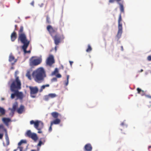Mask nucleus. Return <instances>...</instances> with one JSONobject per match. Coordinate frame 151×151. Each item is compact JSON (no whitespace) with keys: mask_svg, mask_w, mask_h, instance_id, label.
Segmentation results:
<instances>
[{"mask_svg":"<svg viewBox=\"0 0 151 151\" xmlns=\"http://www.w3.org/2000/svg\"><path fill=\"white\" fill-rule=\"evenodd\" d=\"M47 29L52 37L56 45H58L61 42L62 40L64 38L63 34L60 35L57 33V28H53L51 25H48L47 27Z\"/></svg>","mask_w":151,"mask_h":151,"instance_id":"obj_1","label":"nucleus"},{"mask_svg":"<svg viewBox=\"0 0 151 151\" xmlns=\"http://www.w3.org/2000/svg\"><path fill=\"white\" fill-rule=\"evenodd\" d=\"M32 77L35 81L40 83L43 82L46 77L45 71L42 67H40L33 71Z\"/></svg>","mask_w":151,"mask_h":151,"instance_id":"obj_2","label":"nucleus"},{"mask_svg":"<svg viewBox=\"0 0 151 151\" xmlns=\"http://www.w3.org/2000/svg\"><path fill=\"white\" fill-rule=\"evenodd\" d=\"M11 82L12 83L10 85V90L12 92L21 89V83L19 77H17L14 80H11L8 83L9 84Z\"/></svg>","mask_w":151,"mask_h":151,"instance_id":"obj_3","label":"nucleus"},{"mask_svg":"<svg viewBox=\"0 0 151 151\" xmlns=\"http://www.w3.org/2000/svg\"><path fill=\"white\" fill-rule=\"evenodd\" d=\"M30 123L31 125L34 124V127L38 130V133H42L41 130L43 128L44 126L43 122L37 120L35 121L32 120L30 121Z\"/></svg>","mask_w":151,"mask_h":151,"instance_id":"obj_4","label":"nucleus"},{"mask_svg":"<svg viewBox=\"0 0 151 151\" xmlns=\"http://www.w3.org/2000/svg\"><path fill=\"white\" fill-rule=\"evenodd\" d=\"M18 40L21 42L28 40L26 34L24 32V27L22 26L20 27V29L18 31Z\"/></svg>","mask_w":151,"mask_h":151,"instance_id":"obj_5","label":"nucleus"},{"mask_svg":"<svg viewBox=\"0 0 151 151\" xmlns=\"http://www.w3.org/2000/svg\"><path fill=\"white\" fill-rule=\"evenodd\" d=\"M122 20L121 13L119 15L118 19V30L116 36L119 38L120 37L122 32Z\"/></svg>","mask_w":151,"mask_h":151,"instance_id":"obj_6","label":"nucleus"},{"mask_svg":"<svg viewBox=\"0 0 151 151\" xmlns=\"http://www.w3.org/2000/svg\"><path fill=\"white\" fill-rule=\"evenodd\" d=\"M35 56H32L30 58L29 64L30 66H37L41 63L42 59L41 57L37 59H35Z\"/></svg>","mask_w":151,"mask_h":151,"instance_id":"obj_7","label":"nucleus"},{"mask_svg":"<svg viewBox=\"0 0 151 151\" xmlns=\"http://www.w3.org/2000/svg\"><path fill=\"white\" fill-rule=\"evenodd\" d=\"M18 90L14 91V93L11 94V98L12 99H14L15 96L17 97V99L20 100H22L23 99L24 96L23 93L22 92L19 91Z\"/></svg>","mask_w":151,"mask_h":151,"instance_id":"obj_8","label":"nucleus"},{"mask_svg":"<svg viewBox=\"0 0 151 151\" xmlns=\"http://www.w3.org/2000/svg\"><path fill=\"white\" fill-rule=\"evenodd\" d=\"M30 89V96L32 98H35L36 97V94L39 91V89L37 86L33 87L29 86Z\"/></svg>","mask_w":151,"mask_h":151,"instance_id":"obj_9","label":"nucleus"},{"mask_svg":"<svg viewBox=\"0 0 151 151\" xmlns=\"http://www.w3.org/2000/svg\"><path fill=\"white\" fill-rule=\"evenodd\" d=\"M25 135L30 138H31L35 141H36L38 139L37 134L34 133H32L30 130H28L25 133Z\"/></svg>","mask_w":151,"mask_h":151,"instance_id":"obj_10","label":"nucleus"},{"mask_svg":"<svg viewBox=\"0 0 151 151\" xmlns=\"http://www.w3.org/2000/svg\"><path fill=\"white\" fill-rule=\"evenodd\" d=\"M55 62L53 56L52 55H49L46 60V65L48 66H51Z\"/></svg>","mask_w":151,"mask_h":151,"instance_id":"obj_11","label":"nucleus"},{"mask_svg":"<svg viewBox=\"0 0 151 151\" xmlns=\"http://www.w3.org/2000/svg\"><path fill=\"white\" fill-rule=\"evenodd\" d=\"M21 42L23 44V45L22 46V49L23 50L24 53H30L31 52L30 50L27 51L26 50L27 48L29 45L30 43L29 41L28 40Z\"/></svg>","mask_w":151,"mask_h":151,"instance_id":"obj_12","label":"nucleus"},{"mask_svg":"<svg viewBox=\"0 0 151 151\" xmlns=\"http://www.w3.org/2000/svg\"><path fill=\"white\" fill-rule=\"evenodd\" d=\"M122 0H109V3H114L115 1H116L120 6V9L121 12L124 13V9L123 4L124 1H122L121 3L119 2Z\"/></svg>","mask_w":151,"mask_h":151,"instance_id":"obj_13","label":"nucleus"},{"mask_svg":"<svg viewBox=\"0 0 151 151\" xmlns=\"http://www.w3.org/2000/svg\"><path fill=\"white\" fill-rule=\"evenodd\" d=\"M9 61L11 62L12 65L14 64L15 63L17 62V60L15 59L14 57L13 56L12 54H11L9 57Z\"/></svg>","mask_w":151,"mask_h":151,"instance_id":"obj_14","label":"nucleus"},{"mask_svg":"<svg viewBox=\"0 0 151 151\" xmlns=\"http://www.w3.org/2000/svg\"><path fill=\"white\" fill-rule=\"evenodd\" d=\"M92 147L91 145L90 144H87L84 146V149L86 151H91Z\"/></svg>","mask_w":151,"mask_h":151,"instance_id":"obj_15","label":"nucleus"},{"mask_svg":"<svg viewBox=\"0 0 151 151\" xmlns=\"http://www.w3.org/2000/svg\"><path fill=\"white\" fill-rule=\"evenodd\" d=\"M17 37V33L15 32L14 31L11 34V39L12 42H14L16 39Z\"/></svg>","mask_w":151,"mask_h":151,"instance_id":"obj_16","label":"nucleus"},{"mask_svg":"<svg viewBox=\"0 0 151 151\" xmlns=\"http://www.w3.org/2000/svg\"><path fill=\"white\" fill-rule=\"evenodd\" d=\"M2 120L6 126H8L9 123L11 121V119L9 118H3Z\"/></svg>","mask_w":151,"mask_h":151,"instance_id":"obj_17","label":"nucleus"},{"mask_svg":"<svg viewBox=\"0 0 151 151\" xmlns=\"http://www.w3.org/2000/svg\"><path fill=\"white\" fill-rule=\"evenodd\" d=\"M45 142V138H41L39 140V142L37 145V146L40 147L42 145H44Z\"/></svg>","mask_w":151,"mask_h":151,"instance_id":"obj_18","label":"nucleus"},{"mask_svg":"<svg viewBox=\"0 0 151 151\" xmlns=\"http://www.w3.org/2000/svg\"><path fill=\"white\" fill-rule=\"evenodd\" d=\"M24 106L21 105L20 107L17 109V111L19 114H21L24 111Z\"/></svg>","mask_w":151,"mask_h":151,"instance_id":"obj_19","label":"nucleus"},{"mask_svg":"<svg viewBox=\"0 0 151 151\" xmlns=\"http://www.w3.org/2000/svg\"><path fill=\"white\" fill-rule=\"evenodd\" d=\"M60 122V120L59 119L56 118L55 119L51 122V124H59Z\"/></svg>","mask_w":151,"mask_h":151,"instance_id":"obj_20","label":"nucleus"},{"mask_svg":"<svg viewBox=\"0 0 151 151\" xmlns=\"http://www.w3.org/2000/svg\"><path fill=\"white\" fill-rule=\"evenodd\" d=\"M137 90L138 94H140L142 96H145V94L144 91L142 90L139 88H137Z\"/></svg>","mask_w":151,"mask_h":151,"instance_id":"obj_21","label":"nucleus"},{"mask_svg":"<svg viewBox=\"0 0 151 151\" xmlns=\"http://www.w3.org/2000/svg\"><path fill=\"white\" fill-rule=\"evenodd\" d=\"M5 139L6 142V145L8 146L9 144V140L7 133H6V132L5 134Z\"/></svg>","mask_w":151,"mask_h":151,"instance_id":"obj_22","label":"nucleus"},{"mask_svg":"<svg viewBox=\"0 0 151 151\" xmlns=\"http://www.w3.org/2000/svg\"><path fill=\"white\" fill-rule=\"evenodd\" d=\"M51 115L53 118L56 119L57 118L59 114L57 112H54L52 113H51Z\"/></svg>","mask_w":151,"mask_h":151,"instance_id":"obj_23","label":"nucleus"},{"mask_svg":"<svg viewBox=\"0 0 151 151\" xmlns=\"http://www.w3.org/2000/svg\"><path fill=\"white\" fill-rule=\"evenodd\" d=\"M18 107V104L17 103H15L13 106L12 108L11 109L12 112H14Z\"/></svg>","mask_w":151,"mask_h":151,"instance_id":"obj_24","label":"nucleus"},{"mask_svg":"<svg viewBox=\"0 0 151 151\" xmlns=\"http://www.w3.org/2000/svg\"><path fill=\"white\" fill-rule=\"evenodd\" d=\"M26 76L29 79V80H31L32 78L30 75V70H28L27 71Z\"/></svg>","mask_w":151,"mask_h":151,"instance_id":"obj_25","label":"nucleus"},{"mask_svg":"<svg viewBox=\"0 0 151 151\" xmlns=\"http://www.w3.org/2000/svg\"><path fill=\"white\" fill-rule=\"evenodd\" d=\"M50 85L48 84H47L45 85H44L42 86L39 90V92H42V91L43 89H44L46 87H48Z\"/></svg>","mask_w":151,"mask_h":151,"instance_id":"obj_26","label":"nucleus"},{"mask_svg":"<svg viewBox=\"0 0 151 151\" xmlns=\"http://www.w3.org/2000/svg\"><path fill=\"white\" fill-rule=\"evenodd\" d=\"M5 113V111L4 109L2 107H0V116L1 115H4Z\"/></svg>","mask_w":151,"mask_h":151,"instance_id":"obj_27","label":"nucleus"},{"mask_svg":"<svg viewBox=\"0 0 151 151\" xmlns=\"http://www.w3.org/2000/svg\"><path fill=\"white\" fill-rule=\"evenodd\" d=\"M23 148L22 147L19 146L17 148L14 150V151H22Z\"/></svg>","mask_w":151,"mask_h":151,"instance_id":"obj_28","label":"nucleus"},{"mask_svg":"<svg viewBox=\"0 0 151 151\" xmlns=\"http://www.w3.org/2000/svg\"><path fill=\"white\" fill-rule=\"evenodd\" d=\"M92 50V48L90 45H88V48L86 50V52H91Z\"/></svg>","mask_w":151,"mask_h":151,"instance_id":"obj_29","label":"nucleus"},{"mask_svg":"<svg viewBox=\"0 0 151 151\" xmlns=\"http://www.w3.org/2000/svg\"><path fill=\"white\" fill-rule=\"evenodd\" d=\"M51 21L50 20V18L48 15L46 16V23L48 24H50L51 23Z\"/></svg>","mask_w":151,"mask_h":151,"instance_id":"obj_30","label":"nucleus"},{"mask_svg":"<svg viewBox=\"0 0 151 151\" xmlns=\"http://www.w3.org/2000/svg\"><path fill=\"white\" fill-rule=\"evenodd\" d=\"M0 129H2L5 132V133L6 132L7 133V132L6 129L4 127V126L3 124L0 125Z\"/></svg>","mask_w":151,"mask_h":151,"instance_id":"obj_31","label":"nucleus"},{"mask_svg":"<svg viewBox=\"0 0 151 151\" xmlns=\"http://www.w3.org/2000/svg\"><path fill=\"white\" fill-rule=\"evenodd\" d=\"M60 28L61 30L62 28L64 26V23L62 21H60L59 22Z\"/></svg>","mask_w":151,"mask_h":151,"instance_id":"obj_32","label":"nucleus"},{"mask_svg":"<svg viewBox=\"0 0 151 151\" xmlns=\"http://www.w3.org/2000/svg\"><path fill=\"white\" fill-rule=\"evenodd\" d=\"M50 98H53L56 96V95L55 93H50L48 94Z\"/></svg>","mask_w":151,"mask_h":151,"instance_id":"obj_33","label":"nucleus"},{"mask_svg":"<svg viewBox=\"0 0 151 151\" xmlns=\"http://www.w3.org/2000/svg\"><path fill=\"white\" fill-rule=\"evenodd\" d=\"M69 76L68 75L67 76V81L65 83V86H67L68 84V80L69 78Z\"/></svg>","mask_w":151,"mask_h":151,"instance_id":"obj_34","label":"nucleus"},{"mask_svg":"<svg viewBox=\"0 0 151 151\" xmlns=\"http://www.w3.org/2000/svg\"><path fill=\"white\" fill-rule=\"evenodd\" d=\"M26 142V141H24L22 140H21L18 143V145L19 146H20L22 143H25Z\"/></svg>","mask_w":151,"mask_h":151,"instance_id":"obj_35","label":"nucleus"},{"mask_svg":"<svg viewBox=\"0 0 151 151\" xmlns=\"http://www.w3.org/2000/svg\"><path fill=\"white\" fill-rule=\"evenodd\" d=\"M50 98L48 95H46L44 96V100L45 101H48L49 99Z\"/></svg>","mask_w":151,"mask_h":151,"instance_id":"obj_36","label":"nucleus"},{"mask_svg":"<svg viewBox=\"0 0 151 151\" xmlns=\"http://www.w3.org/2000/svg\"><path fill=\"white\" fill-rule=\"evenodd\" d=\"M58 70L57 68H55L54 71L53 73L54 74H55V73H58Z\"/></svg>","mask_w":151,"mask_h":151,"instance_id":"obj_37","label":"nucleus"},{"mask_svg":"<svg viewBox=\"0 0 151 151\" xmlns=\"http://www.w3.org/2000/svg\"><path fill=\"white\" fill-rule=\"evenodd\" d=\"M147 60L149 61H151V55H149L147 57Z\"/></svg>","mask_w":151,"mask_h":151,"instance_id":"obj_38","label":"nucleus"},{"mask_svg":"<svg viewBox=\"0 0 151 151\" xmlns=\"http://www.w3.org/2000/svg\"><path fill=\"white\" fill-rule=\"evenodd\" d=\"M18 73V71H16L15 73V74L14 76L15 77V78H16L17 77H19L17 76V74Z\"/></svg>","mask_w":151,"mask_h":151,"instance_id":"obj_39","label":"nucleus"},{"mask_svg":"<svg viewBox=\"0 0 151 151\" xmlns=\"http://www.w3.org/2000/svg\"><path fill=\"white\" fill-rule=\"evenodd\" d=\"M52 125L51 124V123H50V127L49 128V131L50 132H51V131L52 130V125Z\"/></svg>","mask_w":151,"mask_h":151,"instance_id":"obj_40","label":"nucleus"},{"mask_svg":"<svg viewBox=\"0 0 151 151\" xmlns=\"http://www.w3.org/2000/svg\"><path fill=\"white\" fill-rule=\"evenodd\" d=\"M56 76L58 78H60L61 77V75L60 74H58L56 75Z\"/></svg>","mask_w":151,"mask_h":151,"instance_id":"obj_41","label":"nucleus"},{"mask_svg":"<svg viewBox=\"0 0 151 151\" xmlns=\"http://www.w3.org/2000/svg\"><path fill=\"white\" fill-rule=\"evenodd\" d=\"M145 96L146 97L151 99V96H150L149 95H146L145 94Z\"/></svg>","mask_w":151,"mask_h":151,"instance_id":"obj_42","label":"nucleus"},{"mask_svg":"<svg viewBox=\"0 0 151 151\" xmlns=\"http://www.w3.org/2000/svg\"><path fill=\"white\" fill-rule=\"evenodd\" d=\"M3 134H0V139H1L3 136Z\"/></svg>","mask_w":151,"mask_h":151,"instance_id":"obj_43","label":"nucleus"},{"mask_svg":"<svg viewBox=\"0 0 151 151\" xmlns=\"http://www.w3.org/2000/svg\"><path fill=\"white\" fill-rule=\"evenodd\" d=\"M31 4L33 6H34V1H32L31 3Z\"/></svg>","mask_w":151,"mask_h":151,"instance_id":"obj_44","label":"nucleus"},{"mask_svg":"<svg viewBox=\"0 0 151 151\" xmlns=\"http://www.w3.org/2000/svg\"><path fill=\"white\" fill-rule=\"evenodd\" d=\"M52 81H57V79L56 78H54L52 79Z\"/></svg>","mask_w":151,"mask_h":151,"instance_id":"obj_45","label":"nucleus"},{"mask_svg":"<svg viewBox=\"0 0 151 151\" xmlns=\"http://www.w3.org/2000/svg\"><path fill=\"white\" fill-rule=\"evenodd\" d=\"M14 27H15L14 30H17V25H15L14 26Z\"/></svg>","mask_w":151,"mask_h":151,"instance_id":"obj_46","label":"nucleus"},{"mask_svg":"<svg viewBox=\"0 0 151 151\" xmlns=\"http://www.w3.org/2000/svg\"><path fill=\"white\" fill-rule=\"evenodd\" d=\"M40 149L39 148H37V150H32L31 151H39V150Z\"/></svg>","mask_w":151,"mask_h":151,"instance_id":"obj_47","label":"nucleus"},{"mask_svg":"<svg viewBox=\"0 0 151 151\" xmlns=\"http://www.w3.org/2000/svg\"><path fill=\"white\" fill-rule=\"evenodd\" d=\"M69 63H70V65L71 66L72 65V64H73V62L72 61H69Z\"/></svg>","mask_w":151,"mask_h":151,"instance_id":"obj_48","label":"nucleus"},{"mask_svg":"<svg viewBox=\"0 0 151 151\" xmlns=\"http://www.w3.org/2000/svg\"><path fill=\"white\" fill-rule=\"evenodd\" d=\"M143 71V69H141L139 71V72H142Z\"/></svg>","mask_w":151,"mask_h":151,"instance_id":"obj_49","label":"nucleus"},{"mask_svg":"<svg viewBox=\"0 0 151 151\" xmlns=\"http://www.w3.org/2000/svg\"><path fill=\"white\" fill-rule=\"evenodd\" d=\"M55 51H56L57 50V46H55Z\"/></svg>","mask_w":151,"mask_h":151,"instance_id":"obj_50","label":"nucleus"},{"mask_svg":"<svg viewBox=\"0 0 151 151\" xmlns=\"http://www.w3.org/2000/svg\"><path fill=\"white\" fill-rule=\"evenodd\" d=\"M151 148V146H149L148 147V149H149Z\"/></svg>","mask_w":151,"mask_h":151,"instance_id":"obj_51","label":"nucleus"},{"mask_svg":"<svg viewBox=\"0 0 151 151\" xmlns=\"http://www.w3.org/2000/svg\"><path fill=\"white\" fill-rule=\"evenodd\" d=\"M3 144L4 146H5L6 145L4 142H3Z\"/></svg>","mask_w":151,"mask_h":151,"instance_id":"obj_52","label":"nucleus"},{"mask_svg":"<svg viewBox=\"0 0 151 151\" xmlns=\"http://www.w3.org/2000/svg\"><path fill=\"white\" fill-rule=\"evenodd\" d=\"M91 68H92L93 67V64L92 63L91 64Z\"/></svg>","mask_w":151,"mask_h":151,"instance_id":"obj_53","label":"nucleus"},{"mask_svg":"<svg viewBox=\"0 0 151 151\" xmlns=\"http://www.w3.org/2000/svg\"><path fill=\"white\" fill-rule=\"evenodd\" d=\"M1 100H4V98H1Z\"/></svg>","mask_w":151,"mask_h":151,"instance_id":"obj_54","label":"nucleus"},{"mask_svg":"<svg viewBox=\"0 0 151 151\" xmlns=\"http://www.w3.org/2000/svg\"><path fill=\"white\" fill-rule=\"evenodd\" d=\"M19 1L18 2V3H19Z\"/></svg>","mask_w":151,"mask_h":151,"instance_id":"obj_55","label":"nucleus"}]
</instances>
